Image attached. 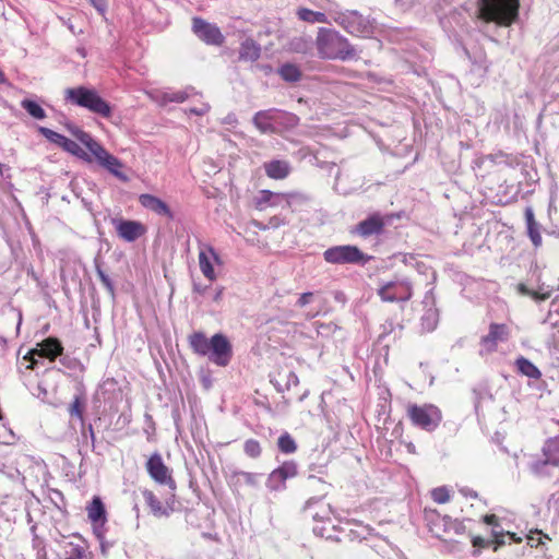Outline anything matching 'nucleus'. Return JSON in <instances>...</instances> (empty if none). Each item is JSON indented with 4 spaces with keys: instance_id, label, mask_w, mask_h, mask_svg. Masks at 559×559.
Returning a JSON list of instances; mask_svg holds the SVG:
<instances>
[{
    "instance_id": "46",
    "label": "nucleus",
    "mask_w": 559,
    "mask_h": 559,
    "mask_svg": "<svg viewBox=\"0 0 559 559\" xmlns=\"http://www.w3.org/2000/svg\"><path fill=\"white\" fill-rule=\"evenodd\" d=\"M210 110V105L206 103H202L200 106L189 108V114L195 116H203Z\"/></svg>"
},
{
    "instance_id": "36",
    "label": "nucleus",
    "mask_w": 559,
    "mask_h": 559,
    "mask_svg": "<svg viewBox=\"0 0 559 559\" xmlns=\"http://www.w3.org/2000/svg\"><path fill=\"white\" fill-rule=\"evenodd\" d=\"M258 477H259L258 474L249 473V472H242V471L234 472L231 474V479L234 480V483L236 485L240 484L241 481H243L245 484H247L248 486H251V487L257 486Z\"/></svg>"
},
{
    "instance_id": "61",
    "label": "nucleus",
    "mask_w": 559,
    "mask_h": 559,
    "mask_svg": "<svg viewBox=\"0 0 559 559\" xmlns=\"http://www.w3.org/2000/svg\"><path fill=\"white\" fill-rule=\"evenodd\" d=\"M508 535L511 537V539H513L514 542H520L521 539H515V535L514 534H510L508 533Z\"/></svg>"
},
{
    "instance_id": "23",
    "label": "nucleus",
    "mask_w": 559,
    "mask_h": 559,
    "mask_svg": "<svg viewBox=\"0 0 559 559\" xmlns=\"http://www.w3.org/2000/svg\"><path fill=\"white\" fill-rule=\"evenodd\" d=\"M264 170L267 177L280 180L290 174L292 167L287 160L274 159L264 164Z\"/></svg>"
},
{
    "instance_id": "59",
    "label": "nucleus",
    "mask_w": 559,
    "mask_h": 559,
    "mask_svg": "<svg viewBox=\"0 0 559 559\" xmlns=\"http://www.w3.org/2000/svg\"><path fill=\"white\" fill-rule=\"evenodd\" d=\"M68 27H69V29H70L73 34H76L75 28H74V26H73L72 24H69V26H68Z\"/></svg>"
},
{
    "instance_id": "26",
    "label": "nucleus",
    "mask_w": 559,
    "mask_h": 559,
    "mask_svg": "<svg viewBox=\"0 0 559 559\" xmlns=\"http://www.w3.org/2000/svg\"><path fill=\"white\" fill-rule=\"evenodd\" d=\"M526 228L530 239L532 240L535 247H539L542 245V235H540V226L535 221L534 211L532 207L527 206L524 212Z\"/></svg>"
},
{
    "instance_id": "58",
    "label": "nucleus",
    "mask_w": 559,
    "mask_h": 559,
    "mask_svg": "<svg viewBox=\"0 0 559 559\" xmlns=\"http://www.w3.org/2000/svg\"><path fill=\"white\" fill-rule=\"evenodd\" d=\"M21 323H22V313H21V312H19V321H17V326H16V331H17V332H19V330H20Z\"/></svg>"
},
{
    "instance_id": "33",
    "label": "nucleus",
    "mask_w": 559,
    "mask_h": 559,
    "mask_svg": "<svg viewBox=\"0 0 559 559\" xmlns=\"http://www.w3.org/2000/svg\"><path fill=\"white\" fill-rule=\"evenodd\" d=\"M68 130L88 151H91L93 148L94 144L97 143V141L90 133L83 131L82 129H80L76 126H73V124L68 126Z\"/></svg>"
},
{
    "instance_id": "48",
    "label": "nucleus",
    "mask_w": 559,
    "mask_h": 559,
    "mask_svg": "<svg viewBox=\"0 0 559 559\" xmlns=\"http://www.w3.org/2000/svg\"><path fill=\"white\" fill-rule=\"evenodd\" d=\"M484 521L485 523H487L488 525H491L492 526V531H493V534L496 536H498V532H497V527L499 526L498 524V518L495 515V514H488V515H485L484 516Z\"/></svg>"
},
{
    "instance_id": "49",
    "label": "nucleus",
    "mask_w": 559,
    "mask_h": 559,
    "mask_svg": "<svg viewBox=\"0 0 559 559\" xmlns=\"http://www.w3.org/2000/svg\"><path fill=\"white\" fill-rule=\"evenodd\" d=\"M305 46H306V43L304 41L302 38H297V39H294L292 41V49L297 51V52H301L305 50Z\"/></svg>"
},
{
    "instance_id": "17",
    "label": "nucleus",
    "mask_w": 559,
    "mask_h": 559,
    "mask_svg": "<svg viewBox=\"0 0 559 559\" xmlns=\"http://www.w3.org/2000/svg\"><path fill=\"white\" fill-rule=\"evenodd\" d=\"M145 503L148 506L151 512L154 516L163 518L169 516L174 511L175 504V495L171 493V497L166 499L165 502H162L157 499L153 491L145 489L142 491Z\"/></svg>"
},
{
    "instance_id": "22",
    "label": "nucleus",
    "mask_w": 559,
    "mask_h": 559,
    "mask_svg": "<svg viewBox=\"0 0 559 559\" xmlns=\"http://www.w3.org/2000/svg\"><path fill=\"white\" fill-rule=\"evenodd\" d=\"M39 346H40L39 349H34V350L29 352L26 356H24V359L25 360L29 359L28 355H38L40 357H47L50 360H55L59 355L62 354V350H63L61 343L57 338H53V337H48V338L44 340L39 344Z\"/></svg>"
},
{
    "instance_id": "57",
    "label": "nucleus",
    "mask_w": 559,
    "mask_h": 559,
    "mask_svg": "<svg viewBox=\"0 0 559 559\" xmlns=\"http://www.w3.org/2000/svg\"><path fill=\"white\" fill-rule=\"evenodd\" d=\"M0 345L4 348L7 346V340L3 336H0Z\"/></svg>"
},
{
    "instance_id": "62",
    "label": "nucleus",
    "mask_w": 559,
    "mask_h": 559,
    "mask_svg": "<svg viewBox=\"0 0 559 559\" xmlns=\"http://www.w3.org/2000/svg\"><path fill=\"white\" fill-rule=\"evenodd\" d=\"M90 432H91V437H92V439L94 440V431H93V428H92V426H91V425H90Z\"/></svg>"
},
{
    "instance_id": "44",
    "label": "nucleus",
    "mask_w": 559,
    "mask_h": 559,
    "mask_svg": "<svg viewBox=\"0 0 559 559\" xmlns=\"http://www.w3.org/2000/svg\"><path fill=\"white\" fill-rule=\"evenodd\" d=\"M431 497L437 503H445L450 500L449 490L444 486L432 489Z\"/></svg>"
},
{
    "instance_id": "45",
    "label": "nucleus",
    "mask_w": 559,
    "mask_h": 559,
    "mask_svg": "<svg viewBox=\"0 0 559 559\" xmlns=\"http://www.w3.org/2000/svg\"><path fill=\"white\" fill-rule=\"evenodd\" d=\"M285 377H286V382H285L286 390H289L290 388L298 385L299 379L294 371H288Z\"/></svg>"
},
{
    "instance_id": "8",
    "label": "nucleus",
    "mask_w": 559,
    "mask_h": 559,
    "mask_svg": "<svg viewBox=\"0 0 559 559\" xmlns=\"http://www.w3.org/2000/svg\"><path fill=\"white\" fill-rule=\"evenodd\" d=\"M308 198L301 193H276L270 190H261L254 197V207L259 211H264L269 206H280L285 203L290 207L295 203L306 202Z\"/></svg>"
},
{
    "instance_id": "53",
    "label": "nucleus",
    "mask_w": 559,
    "mask_h": 559,
    "mask_svg": "<svg viewBox=\"0 0 559 559\" xmlns=\"http://www.w3.org/2000/svg\"><path fill=\"white\" fill-rule=\"evenodd\" d=\"M223 294H224V287L216 288V293L213 297L214 301L218 302L222 299Z\"/></svg>"
},
{
    "instance_id": "10",
    "label": "nucleus",
    "mask_w": 559,
    "mask_h": 559,
    "mask_svg": "<svg viewBox=\"0 0 559 559\" xmlns=\"http://www.w3.org/2000/svg\"><path fill=\"white\" fill-rule=\"evenodd\" d=\"M192 32L206 45L222 46L225 41V36L221 32L219 27L201 17H193Z\"/></svg>"
},
{
    "instance_id": "14",
    "label": "nucleus",
    "mask_w": 559,
    "mask_h": 559,
    "mask_svg": "<svg viewBox=\"0 0 559 559\" xmlns=\"http://www.w3.org/2000/svg\"><path fill=\"white\" fill-rule=\"evenodd\" d=\"M509 328L503 323H491L489 331L480 338V354H489L497 349L498 344L509 340Z\"/></svg>"
},
{
    "instance_id": "16",
    "label": "nucleus",
    "mask_w": 559,
    "mask_h": 559,
    "mask_svg": "<svg viewBox=\"0 0 559 559\" xmlns=\"http://www.w3.org/2000/svg\"><path fill=\"white\" fill-rule=\"evenodd\" d=\"M296 475L297 465L293 461L285 462L269 475L266 486L271 490H281L285 488V481Z\"/></svg>"
},
{
    "instance_id": "37",
    "label": "nucleus",
    "mask_w": 559,
    "mask_h": 559,
    "mask_svg": "<svg viewBox=\"0 0 559 559\" xmlns=\"http://www.w3.org/2000/svg\"><path fill=\"white\" fill-rule=\"evenodd\" d=\"M281 452L290 454L297 450V444L289 433H284L278 438L277 442Z\"/></svg>"
},
{
    "instance_id": "18",
    "label": "nucleus",
    "mask_w": 559,
    "mask_h": 559,
    "mask_svg": "<svg viewBox=\"0 0 559 559\" xmlns=\"http://www.w3.org/2000/svg\"><path fill=\"white\" fill-rule=\"evenodd\" d=\"M114 224L118 236L128 242L135 241L146 231L145 226L138 221L119 219L114 221Z\"/></svg>"
},
{
    "instance_id": "34",
    "label": "nucleus",
    "mask_w": 559,
    "mask_h": 559,
    "mask_svg": "<svg viewBox=\"0 0 559 559\" xmlns=\"http://www.w3.org/2000/svg\"><path fill=\"white\" fill-rule=\"evenodd\" d=\"M21 107L25 109L27 114L35 119L41 120L46 117V112L43 109V107L34 100L23 99L21 102Z\"/></svg>"
},
{
    "instance_id": "43",
    "label": "nucleus",
    "mask_w": 559,
    "mask_h": 559,
    "mask_svg": "<svg viewBox=\"0 0 559 559\" xmlns=\"http://www.w3.org/2000/svg\"><path fill=\"white\" fill-rule=\"evenodd\" d=\"M243 451L250 457H259L261 454L260 443L254 439H248L243 444Z\"/></svg>"
},
{
    "instance_id": "56",
    "label": "nucleus",
    "mask_w": 559,
    "mask_h": 559,
    "mask_svg": "<svg viewBox=\"0 0 559 559\" xmlns=\"http://www.w3.org/2000/svg\"><path fill=\"white\" fill-rule=\"evenodd\" d=\"M76 51L79 52L80 56L82 57H85L86 56V51H85V48L83 47H80L76 49Z\"/></svg>"
},
{
    "instance_id": "3",
    "label": "nucleus",
    "mask_w": 559,
    "mask_h": 559,
    "mask_svg": "<svg viewBox=\"0 0 559 559\" xmlns=\"http://www.w3.org/2000/svg\"><path fill=\"white\" fill-rule=\"evenodd\" d=\"M479 17L500 26H510L519 17L520 0H478Z\"/></svg>"
},
{
    "instance_id": "13",
    "label": "nucleus",
    "mask_w": 559,
    "mask_h": 559,
    "mask_svg": "<svg viewBox=\"0 0 559 559\" xmlns=\"http://www.w3.org/2000/svg\"><path fill=\"white\" fill-rule=\"evenodd\" d=\"M148 475L158 484L166 485L174 492L176 483L173 479L168 467L164 464L162 455L157 452L152 454L146 462Z\"/></svg>"
},
{
    "instance_id": "4",
    "label": "nucleus",
    "mask_w": 559,
    "mask_h": 559,
    "mask_svg": "<svg viewBox=\"0 0 559 559\" xmlns=\"http://www.w3.org/2000/svg\"><path fill=\"white\" fill-rule=\"evenodd\" d=\"M64 98L67 102L86 108L104 118H108L111 114L110 105L93 88L85 86L67 88L64 91Z\"/></svg>"
},
{
    "instance_id": "41",
    "label": "nucleus",
    "mask_w": 559,
    "mask_h": 559,
    "mask_svg": "<svg viewBox=\"0 0 559 559\" xmlns=\"http://www.w3.org/2000/svg\"><path fill=\"white\" fill-rule=\"evenodd\" d=\"M39 132L48 140L50 141L51 143L58 145L61 147L63 141L66 140L67 136L51 130V129H48L46 127H40L39 128Z\"/></svg>"
},
{
    "instance_id": "52",
    "label": "nucleus",
    "mask_w": 559,
    "mask_h": 559,
    "mask_svg": "<svg viewBox=\"0 0 559 559\" xmlns=\"http://www.w3.org/2000/svg\"><path fill=\"white\" fill-rule=\"evenodd\" d=\"M532 296L536 299L546 300L550 297V293L549 292L543 293V294L532 293Z\"/></svg>"
},
{
    "instance_id": "40",
    "label": "nucleus",
    "mask_w": 559,
    "mask_h": 559,
    "mask_svg": "<svg viewBox=\"0 0 559 559\" xmlns=\"http://www.w3.org/2000/svg\"><path fill=\"white\" fill-rule=\"evenodd\" d=\"M192 91H193V88L188 87L183 91L165 93L164 100L171 102V103H183L186 99L189 98L190 93Z\"/></svg>"
},
{
    "instance_id": "38",
    "label": "nucleus",
    "mask_w": 559,
    "mask_h": 559,
    "mask_svg": "<svg viewBox=\"0 0 559 559\" xmlns=\"http://www.w3.org/2000/svg\"><path fill=\"white\" fill-rule=\"evenodd\" d=\"M85 402L81 395H75L73 402L70 404L69 414L71 417H76L83 420V412Z\"/></svg>"
},
{
    "instance_id": "25",
    "label": "nucleus",
    "mask_w": 559,
    "mask_h": 559,
    "mask_svg": "<svg viewBox=\"0 0 559 559\" xmlns=\"http://www.w3.org/2000/svg\"><path fill=\"white\" fill-rule=\"evenodd\" d=\"M261 56V46L252 38L245 39L239 48V60L255 61Z\"/></svg>"
},
{
    "instance_id": "15",
    "label": "nucleus",
    "mask_w": 559,
    "mask_h": 559,
    "mask_svg": "<svg viewBox=\"0 0 559 559\" xmlns=\"http://www.w3.org/2000/svg\"><path fill=\"white\" fill-rule=\"evenodd\" d=\"M199 265L202 274L211 282L216 280L213 262L221 264V258L211 245L199 242Z\"/></svg>"
},
{
    "instance_id": "12",
    "label": "nucleus",
    "mask_w": 559,
    "mask_h": 559,
    "mask_svg": "<svg viewBox=\"0 0 559 559\" xmlns=\"http://www.w3.org/2000/svg\"><path fill=\"white\" fill-rule=\"evenodd\" d=\"M90 153L92 158L94 157L102 167L106 168L115 177L122 181H128V177L121 171L122 163L107 152L99 142L94 144Z\"/></svg>"
},
{
    "instance_id": "19",
    "label": "nucleus",
    "mask_w": 559,
    "mask_h": 559,
    "mask_svg": "<svg viewBox=\"0 0 559 559\" xmlns=\"http://www.w3.org/2000/svg\"><path fill=\"white\" fill-rule=\"evenodd\" d=\"M385 222L380 214H372L366 219L359 222L355 227V233L364 238L378 236L383 233Z\"/></svg>"
},
{
    "instance_id": "2",
    "label": "nucleus",
    "mask_w": 559,
    "mask_h": 559,
    "mask_svg": "<svg viewBox=\"0 0 559 559\" xmlns=\"http://www.w3.org/2000/svg\"><path fill=\"white\" fill-rule=\"evenodd\" d=\"M316 46L323 59L346 61L356 57V49L349 40L332 28H319Z\"/></svg>"
},
{
    "instance_id": "64",
    "label": "nucleus",
    "mask_w": 559,
    "mask_h": 559,
    "mask_svg": "<svg viewBox=\"0 0 559 559\" xmlns=\"http://www.w3.org/2000/svg\"><path fill=\"white\" fill-rule=\"evenodd\" d=\"M305 397H307V393L302 394L299 400L302 401Z\"/></svg>"
},
{
    "instance_id": "42",
    "label": "nucleus",
    "mask_w": 559,
    "mask_h": 559,
    "mask_svg": "<svg viewBox=\"0 0 559 559\" xmlns=\"http://www.w3.org/2000/svg\"><path fill=\"white\" fill-rule=\"evenodd\" d=\"M95 267L97 276L99 277L103 285L106 287L108 293L114 296L115 295V286L112 281L109 278V276L102 270L100 264L98 260H95Z\"/></svg>"
},
{
    "instance_id": "28",
    "label": "nucleus",
    "mask_w": 559,
    "mask_h": 559,
    "mask_svg": "<svg viewBox=\"0 0 559 559\" xmlns=\"http://www.w3.org/2000/svg\"><path fill=\"white\" fill-rule=\"evenodd\" d=\"M516 369L520 373L531 378V379H539L542 377V372L539 369L528 359L524 357H520L515 360Z\"/></svg>"
},
{
    "instance_id": "30",
    "label": "nucleus",
    "mask_w": 559,
    "mask_h": 559,
    "mask_svg": "<svg viewBox=\"0 0 559 559\" xmlns=\"http://www.w3.org/2000/svg\"><path fill=\"white\" fill-rule=\"evenodd\" d=\"M277 73L284 81L289 82V83L298 82L301 79V71H300L299 67H297L296 64H293V63L282 64L278 68Z\"/></svg>"
},
{
    "instance_id": "55",
    "label": "nucleus",
    "mask_w": 559,
    "mask_h": 559,
    "mask_svg": "<svg viewBox=\"0 0 559 559\" xmlns=\"http://www.w3.org/2000/svg\"><path fill=\"white\" fill-rule=\"evenodd\" d=\"M236 121V116L233 114L228 115L224 120L225 123H235Z\"/></svg>"
},
{
    "instance_id": "9",
    "label": "nucleus",
    "mask_w": 559,
    "mask_h": 559,
    "mask_svg": "<svg viewBox=\"0 0 559 559\" xmlns=\"http://www.w3.org/2000/svg\"><path fill=\"white\" fill-rule=\"evenodd\" d=\"M378 295L382 301H407L413 292L412 285L406 280L386 282L378 288Z\"/></svg>"
},
{
    "instance_id": "5",
    "label": "nucleus",
    "mask_w": 559,
    "mask_h": 559,
    "mask_svg": "<svg viewBox=\"0 0 559 559\" xmlns=\"http://www.w3.org/2000/svg\"><path fill=\"white\" fill-rule=\"evenodd\" d=\"M332 20L343 27L347 33L358 37H369L373 34L374 23L369 17L364 16L358 11L330 10Z\"/></svg>"
},
{
    "instance_id": "63",
    "label": "nucleus",
    "mask_w": 559,
    "mask_h": 559,
    "mask_svg": "<svg viewBox=\"0 0 559 559\" xmlns=\"http://www.w3.org/2000/svg\"><path fill=\"white\" fill-rule=\"evenodd\" d=\"M318 314H319V312H316V313L309 314L308 318H314Z\"/></svg>"
},
{
    "instance_id": "47",
    "label": "nucleus",
    "mask_w": 559,
    "mask_h": 559,
    "mask_svg": "<svg viewBox=\"0 0 559 559\" xmlns=\"http://www.w3.org/2000/svg\"><path fill=\"white\" fill-rule=\"evenodd\" d=\"M312 297H313V293H311V292L301 294L299 299L297 300V306L300 308L306 307L307 305H309L311 302Z\"/></svg>"
},
{
    "instance_id": "11",
    "label": "nucleus",
    "mask_w": 559,
    "mask_h": 559,
    "mask_svg": "<svg viewBox=\"0 0 559 559\" xmlns=\"http://www.w3.org/2000/svg\"><path fill=\"white\" fill-rule=\"evenodd\" d=\"M280 115H284L287 118V122L292 126L297 124L298 118L293 114L282 112L278 109L271 108L267 110H260L253 116V124L261 133H272L275 131L273 122L276 121Z\"/></svg>"
},
{
    "instance_id": "39",
    "label": "nucleus",
    "mask_w": 559,
    "mask_h": 559,
    "mask_svg": "<svg viewBox=\"0 0 559 559\" xmlns=\"http://www.w3.org/2000/svg\"><path fill=\"white\" fill-rule=\"evenodd\" d=\"M548 466H551V464H549L544 456L543 460L533 461L530 464V469L534 475L542 477L549 475Z\"/></svg>"
},
{
    "instance_id": "1",
    "label": "nucleus",
    "mask_w": 559,
    "mask_h": 559,
    "mask_svg": "<svg viewBox=\"0 0 559 559\" xmlns=\"http://www.w3.org/2000/svg\"><path fill=\"white\" fill-rule=\"evenodd\" d=\"M189 344L195 354L207 356L212 362L221 367L227 366L233 356L229 341L221 333L209 340L204 333L194 332L189 336Z\"/></svg>"
},
{
    "instance_id": "29",
    "label": "nucleus",
    "mask_w": 559,
    "mask_h": 559,
    "mask_svg": "<svg viewBox=\"0 0 559 559\" xmlns=\"http://www.w3.org/2000/svg\"><path fill=\"white\" fill-rule=\"evenodd\" d=\"M61 148L84 162H93L91 153L85 152L75 141L68 138L63 141Z\"/></svg>"
},
{
    "instance_id": "20",
    "label": "nucleus",
    "mask_w": 559,
    "mask_h": 559,
    "mask_svg": "<svg viewBox=\"0 0 559 559\" xmlns=\"http://www.w3.org/2000/svg\"><path fill=\"white\" fill-rule=\"evenodd\" d=\"M425 520L427 521L430 532L437 536L448 532L455 525L450 516H441L437 510L433 509H425Z\"/></svg>"
},
{
    "instance_id": "21",
    "label": "nucleus",
    "mask_w": 559,
    "mask_h": 559,
    "mask_svg": "<svg viewBox=\"0 0 559 559\" xmlns=\"http://www.w3.org/2000/svg\"><path fill=\"white\" fill-rule=\"evenodd\" d=\"M139 202L144 209L150 210L157 215L165 216L169 219L174 218V213L171 212L167 203L153 194H141L139 197Z\"/></svg>"
},
{
    "instance_id": "27",
    "label": "nucleus",
    "mask_w": 559,
    "mask_h": 559,
    "mask_svg": "<svg viewBox=\"0 0 559 559\" xmlns=\"http://www.w3.org/2000/svg\"><path fill=\"white\" fill-rule=\"evenodd\" d=\"M88 519L94 523H104L106 521V511L104 503L99 497H94L91 504L87 507Z\"/></svg>"
},
{
    "instance_id": "31",
    "label": "nucleus",
    "mask_w": 559,
    "mask_h": 559,
    "mask_svg": "<svg viewBox=\"0 0 559 559\" xmlns=\"http://www.w3.org/2000/svg\"><path fill=\"white\" fill-rule=\"evenodd\" d=\"M297 16L308 23H330L328 15L323 12L312 11L307 8H301L297 11Z\"/></svg>"
},
{
    "instance_id": "7",
    "label": "nucleus",
    "mask_w": 559,
    "mask_h": 559,
    "mask_svg": "<svg viewBox=\"0 0 559 559\" xmlns=\"http://www.w3.org/2000/svg\"><path fill=\"white\" fill-rule=\"evenodd\" d=\"M323 258L331 264L365 265L371 257L364 253L358 247L352 245L334 246L323 252Z\"/></svg>"
},
{
    "instance_id": "60",
    "label": "nucleus",
    "mask_w": 559,
    "mask_h": 559,
    "mask_svg": "<svg viewBox=\"0 0 559 559\" xmlns=\"http://www.w3.org/2000/svg\"><path fill=\"white\" fill-rule=\"evenodd\" d=\"M528 540H530L528 543L531 544V546H533L534 545L533 543H535V538L533 536H528Z\"/></svg>"
},
{
    "instance_id": "54",
    "label": "nucleus",
    "mask_w": 559,
    "mask_h": 559,
    "mask_svg": "<svg viewBox=\"0 0 559 559\" xmlns=\"http://www.w3.org/2000/svg\"><path fill=\"white\" fill-rule=\"evenodd\" d=\"M461 491L465 496H468V497H472V498H476L477 497V493L475 491H473V490L462 489Z\"/></svg>"
},
{
    "instance_id": "51",
    "label": "nucleus",
    "mask_w": 559,
    "mask_h": 559,
    "mask_svg": "<svg viewBox=\"0 0 559 559\" xmlns=\"http://www.w3.org/2000/svg\"><path fill=\"white\" fill-rule=\"evenodd\" d=\"M269 224H270L272 227H278V226H281V225L283 224V221H282L280 217H277V216H273V217L270 219Z\"/></svg>"
},
{
    "instance_id": "32",
    "label": "nucleus",
    "mask_w": 559,
    "mask_h": 559,
    "mask_svg": "<svg viewBox=\"0 0 559 559\" xmlns=\"http://www.w3.org/2000/svg\"><path fill=\"white\" fill-rule=\"evenodd\" d=\"M543 455L551 466H559V445L557 441L548 440L543 447Z\"/></svg>"
},
{
    "instance_id": "50",
    "label": "nucleus",
    "mask_w": 559,
    "mask_h": 559,
    "mask_svg": "<svg viewBox=\"0 0 559 559\" xmlns=\"http://www.w3.org/2000/svg\"><path fill=\"white\" fill-rule=\"evenodd\" d=\"M92 5L102 14L106 11V1L105 0H90Z\"/></svg>"
},
{
    "instance_id": "24",
    "label": "nucleus",
    "mask_w": 559,
    "mask_h": 559,
    "mask_svg": "<svg viewBox=\"0 0 559 559\" xmlns=\"http://www.w3.org/2000/svg\"><path fill=\"white\" fill-rule=\"evenodd\" d=\"M305 511L309 513V515L314 521L329 520L331 513L330 506L324 504L320 499L308 500L305 507Z\"/></svg>"
},
{
    "instance_id": "35",
    "label": "nucleus",
    "mask_w": 559,
    "mask_h": 559,
    "mask_svg": "<svg viewBox=\"0 0 559 559\" xmlns=\"http://www.w3.org/2000/svg\"><path fill=\"white\" fill-rule=\"evenodd\" d=\"M438 324V311L435 308H429L421 317V326L425 331L430 332L436 329Z\"/></svg>"
},
{
    "instance_id": "6",
    "label": "nucleus",
    "mask_w": 559,
    "mask_h": 559,
    "mask_svg": "<svg viewBox=\"0 0 559 559\" xmlns=\"http://www.w3.org/2000/svg\"><path fill=\"white\" fill-rule=\"evenodd\" d=\"M406 412L412 424L426 431H433L442 420L441 411L433 404H409Z\"/></svg>"
}]
</instances>
